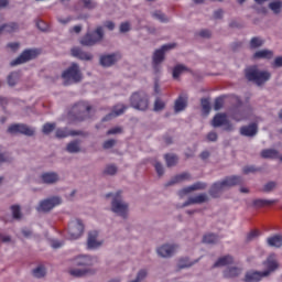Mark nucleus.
<instances>
[{
    "label": "nucleus",
    "mask_w": 282,
    "mask_h": 282,
    "mask_svg": "<svg viewBox=\"0 0 282 282\" xmlns=\"http://www.w3.org/2000/svg\"><path fill=\"white\" fill-rule=\"evenodd\" d=\"M106 199H110V210L121 219H129V203L122 198V191L105 194Z\"/></svg>",
    "instance_id": "1"
},
{
    "label": "nucleus",
    "mask_w": 282,
    "mask_h": 282,
    "mask_svg": "<svg viewBox=\"0 0 282 282\" xmlns=\"http://www.w3.org/2000/svg\"><path fill=\"white\" fill-rule=\"evenodd\" d=\"M241 184V180L239 177H228L221 182L214 183L209 189L208 195L212 199H219L224 195V191L226 188H232V186H237Z\"/></svg>",
    "instance_id": "2"
},
{
    "label": "nucleus",
    "mask_w": 282,
    "mask_h": 282,
    "mask_svg": "<svg viewBox=\"0 0 282 282\" xmlns=\"http://www.w3.org/2000/svg\"><path fill=\"white\" fill-rule=\"evenodd\" d=\"M245 76L249 83H254L261 87L268 83L272 75L269 72L260 70L257 66H249L245 69Z\"/></svg>",
    "instance_id": "3"
},
{
    "label": "nucleus",
    "mask_w": 282,
    "mask_h": 282,
    "mask_svg": "<svg viewBox=\"0 0 282 282\" xmlns=\"http://www.w3.org/2000/svg\"><path fill=\"white\" fill-rule=\"evenodd\" d=\"M89 111H91V106L87 101H79L75 104L69 111L68 116L73 122H83L89 118Z\"/></svg>",
    "instance_id": "4"
},
{
    "label": "nucleus",
    "mask_w": 282,
    "mask_h": 282,
    "mask_svg": "<svg viewBox=\"0 0 282 282\" xmlns=\"http://www.w3.org/2000/svg\"><path fill=\"white\" fill-rule=\"evenodd\" d=\"M62 78L65 86L80 83L83 80V74L80 73L78 64L73 63L66 70L63 72Z\"/></svg>",
    "instance_id": "5"
},
{
    "label": "nucleus",
    "mask_w": 282,
    "mask_h": 282,
    "mask_svg": "<svg viewBox=\"0 0 282 282\" xmlns=\"http://www.w3.org/2000/svg\"><path fill=\"white\" fill-rule=\"evenodd\" d=\"M130 105L133 109L147 111L149 109V96L144 91L134 93L130 97Z\"/></svg>",
    "instance_id": "6"
},
{
    "label": "nucleus",
    "mask_w": 282,
    "mask_h": 282,
    "mask_svg": "<svg viewBox=\"0 0 282 282\" xmlns=\"http://www.w3.org/2000/svg\"><path fill=\"white\" fill-rule=\"evenodd\" d=\"M175 43H171V44H164L163 46H161V48L156 50L153 54L152 57V65H153V69L155 72V74H159L160 72V64H162L164 62V54H166V52H169V50H173V47H175Z\"/></svg>",
    "instance_id": "7"
},
{
    "label": "nucleus",
    "mask_w": 282,
    "mask_h": 282,
    "mask_svg": "<svg viewBox=\"0 0 282 282\" xmlns=\"http://www.w3.org/2000/svg\"><path fill=\"white\" fill-rule=\"evenodd\" d=\"M105 36V33L102 32V26H98L95 32L87 33L84 35L80 40V44L85 45L86 47H91L96 45V43H100Z\"/></svg>",
    "instance_id": "8"
},
{
    "label": "nucleus",
    "mask_w": 282,
    "mask_h": 282,
    "mask_svg": "<svg viewBox=\"0 0 282 282\" xmlns=\"http://www.w3.org/2000/svg\"><path fill=\"white\" fill-rule=\"evenodd\" d=\"M61 204H63V198L59 196H52L41 200L36 210L37 213H50L53 208H56V206H61Z\"/></svg>",
    "instance_id": "9"
},
{
    "label": "nucleus",
    "mask_w": 282,
    "mask_h": 282,
    "mask_svg": "<svg viewBox=\"0 0 282 282\" xmlns=\"http://www.w3.org/2000/svg\"><path fill=\"white\" fill-rule=\"evenodd\" d=\"M83 232H85V224H83V220L75 218L69 221L68 234L70 239H80Z\"/></svg>",
    "instance_id": "10"
},
{
    "label": "nucleus",
    "mask_w": 282,
    "mask_h": 282,
    "mask_svg": "<svg viewBox=\"0 0 282 282\" xmlns=\"http://www.w3.org/2000/svg\"><path fill=\"white\" fill-rule=\"evenodd\" d=\"M39 54V50H25L22 52V54H20V56L13 59L10 65L11 67H15V65H23V63H28V61H33V58H36Z\"/></svg>",
    "instance_id": "11"
},
{
    "label": "nucleus",
    "mask_w": 282,
    "mask_h": 282,
    "mask_svg": "<svg viewBox=\"0 0 282 282\" xmlns=\"http://www.w3.org/2000/svg\"><path fill=\"white\" fill-rule=\"evenodd\" d=\"M212 126L215 128L225 127V131H232V126L230 121H228L226 113H217L212 121Z\"/></svg>",
    "instance_id": "12"
},
{
    "label": "nucleus",
    "mask_w": 282,
    "mask_h": 282,
    "mask_svg": "<svg viewBox=\"0 0 282 282\" xmlns=\"http://www.w3.org/2000/svg\"><path fill=\"white\" fill-rule=\"evenodd\" d=\"M8 133H21L22 135H34V129L23 123L12 124L8 128Z\"/></svg>",
    "instance_id": "13"
},
{
    "label": "nucleus",
    "mask_w": 282,
    "mask_h": 282,
    "mask_svg": "<svg viewBox=\"0 0 282 282\" xmlns=\"http://www.w3.org/2000/svg\"><path fill=\"white\" fill-rule=\"evenodd\" d=\"M208 188V184L206 182L198 181L187 187L182 188L178 192L180 197H184V195H188L189 193H195V191H206Z\"/></svg>",
    "instance_id": "14"
},
{
    "label": "nucleus",
    "mask_w": 282,
    "mask_h": 282,
    "mask_svg": "<svg viewBox=\"0 0 282 282\" xmlns=\"http://www.w3.org/2000/svg\"><path fill=\"white\" fill-rule=\"evenodd\" d=\"M208 202H210V196H208L206 193H200L196 196L188 197L187 200L183 203V208L193 206L195 204H206Z\"/></svg>",
    "instance_id": "15"
},
{
    "label": "nucleus",
    "mask_w": 282,
    "mask_h": 282,
    "mask_svg": "<svg viewBox=\"0 0 282 282\" xmlns=\"http://www.w3.org/2000/svg\"><path fill=\"white\" fill-rule=\"evenodd\" d=\"M102 246V242L98 241V231L93 230L88 232L87 248L88 250H96Z\"/></svg>",
    "instance_id": "16"
},
{
    "label": "nucleus",
    "mask_w": 282,
    "mask_h": 282,
    "mask_svg": "<svg viewBox=\"0 0 282 282\" xmlns=\"http://www.w3.org/2000/svg\"><path fill=\"white\" fill-rule=\"evenodd\" d=\"M188 107V96L186 94H181L174 102L175 113L184 111Z\"/></svg>",
    "instance_id": "17"
},
{
    "label": "nucleus",
    "mask_w": 282,
    "mask_h": 282,
    "mask_svg": "<svg viewBox=\"0 0 282 282\" xmlns=\"http://www.w3.org/2000/svg\"><path fill=\"white\" fill-rule=\"evenodd\" d=\"M120 58L121 56L119 53H113L110 55H101L100 65H102V67H111V65H115L116 63H118Z\"/></svg>",
    "instance_id": "18"
},
{
    "label": "nucleus",
    "mask_w": 282,
    "mask_h": 282,
    "mask_svg": "<svg viewBox=\"0 0 282 282\" xmlns=\"http://www.w3.org/2000/svg\"><path fill=\"white\" fill-rule=\"evenodd\" d=\"M126 109H129V107H127L126 105H116L112 111L102 118V122H108V120H111V118H118V116H122Z\"/></svg>",
    "instance_id": "19"
},
{
    "label": "nucleus",
    "mask_w": 282,
    "mask_h": 282,
    "mask_svg": "<svg viewBox=\"0 0 282 282\" xmlns=\"http://www.w3.org/2000/svg\"><path fill=\"white\" fill-rule=\"evenodd\" d=\"M34 184H37V188L41 191L45 186H54L58 184V177H37L33 180Z\"/></svg>",
    "instance_id": "20"
},
{
    "label": "nucleus",
    "mask_w": 282,
    "mask_h": 282,
    "mask_svg": "<svg viewBox=\"0 0 282 282\" xmlns=\"http://www.w3.org/2000/svg\"><path fill=\"white\" fill-rule=\"evenodd\" d=\"M175 248H177V246L175 245H162L158 250V254L159 257H162L163 259H169L171 257H173V253L175 252Z\"/></svg>",
    "instance_id": "21"
},
{
    "label": "nucleus",
    "mask_w": 282,
    "mask_h": 282,
    "mask_svg": "<svg viewBox=\"0 0 282 282\" xmlns=\"http://www.w3.org/2000/svg\"><path fill=\"white\" fill-rule=\"evenodd\" d=\"M243 270L239 267H228L223 271L224 279H237Z\"/></svg>",
    "instance_id": "22"
},
{
    "label": "nucleus",
    "mask_w": 282,
    "mask_h": 282,
    "mask_svg": "<svg viewBox=\"0 0 282 282\" xmlns=\"http://www.w3.org/2000/svg\"><path fill=\"white\" fill-rule=\"evenodd\" d=\"M72 56L75 58H79V61H91L94 58V55L91 53L84 52L80 50V47H73L72 51Z\"/></svg>",
    "instance_id": "23"
},
{
    "label": "nucleus",
    "mask_w": 282,
    "mask_h": 282,
    "mask_svg": "<svg viewBox=\"0 0 282 282\" xmlns=\"http://www.w3.org/2000/svg\"><path fill=\"white\" fill-rule=\"evenodd\" d=\"M232 263H235V258H232L230 254H227L218 258L212 268H225V265H232Z\"/></svg>",
    "instance_id": "24"
},
{
    "label": "nucleus",
    "mask_w": 282,
    "mask_h": 282,
    "mask_svg": "<svg viewBox=\"0 0 282 282\" xmlns=\"http://www.w3.org/2000/svg\"><path fill=\"white\" fill-rule=\"evenodd\" d=\"M264 265L267 270L262 272L263 276H270L271 272L279 269V262L272 258H268L267 261H264Z\"/></svg>",
    "instance_id": "25"
},
{
    "label": "nucleus",
    "mask_w": 282,
    "mask_h": 282,
    "mask_svg": "<svg viewBox=\"0 0 282 282\" xmlns=\"http://www.w3.org/2000/svg\"><path fill=\"white\" fill-rule=\"evenodd\" d=\"M96 263V260L90 256H83L76 260V265L79 268H91Z\"/></svg>",
    "instance_id": "26"
},
{
    "label": "nucleus",
    "mask_w": 282,
    "mask_h": 282,
    "mask_svg": "<svg viewBox=\"0 0 282 282\" xmlns=\"http://www.w3.org/2000/svg\"><path fill=\"white\" fill-rule=\"evenodd\" d=\"M258 132L257 123H251L249 126H245L240 128V135H245L246 138H253V135Z\"/></svg>",
    "instance_id": "27"
},
{
    "label": "nucleus",
    "mask_w": 282,
    "mask_h": 282,
    "mask_svg": "<svg viewBox=\"0 0 282 282\" xmlns=\"http://www.w3.org/2000/svg\"><path fill=\"white\" fill-rule=\"evenodd\" d=\"M265 276L263 275V272L259 271H247L245 274V282H259L261 279Z\"/></svg>",
    "instance_id": "28"
},
{
    "label": "nucleus",
    "mask_w": 282,
    "mask_h": 282,
    "mask_svg": "<svg viewBox=\"0 0 282 282\" xmlns=\"http://www.w3.org/2000/svg\"><path fill=\"white\" fill-rule=\"evenodd\" d=\"M195 263H199V259L191 261V258L183 257L178 260L177 268H178V270H185L186 268H193V265H195Z\"/></svg>",
    "instance_id": "29"
},
{
    "label": "nucleus",
    "mask_w": 282,
    "mask_h": 282,
    "mask_svg": "<svg viewBox=\"0 0 282 282\" xmlns=\"http://www.w3.org/2000/svg\"><path fill=\"white\" fill-rule=\"evenodd\" d=\"M69 135H83V132L76 130H67V128H59L56 130V138H69Z\"/></svg>",
    "instance_id": "30"
},
{
    "label": "nucleus",
    "mask_w": 282,
    "mask_h": 282,
    "mask_svg": "<svg viewBox=\"0 0 282 282\" xmlns=\"http://www.w3.org/2000/svg\"><path fill=\"white\" fill-rule=\"evenodd\" d=\"M260 155L263 160H279V152L274 149H264Z\"/></svg>",
    "instance_id": "31"
},
{
    "label": "nucleus",
    "mask_w": 282,
    "mask_h": 282,
    "mask_svg": "<svg viewBox=\"0 0 282 282\" xmlns=\"http://www.w3.org/2000/svg\"><path fill=\"white\" fill-rule=\"evenodd\" d=\"M267 243L270 248H282V236L275 235L273 237H269L267 239Z\"/></svg>",
    "instance_id": "32"
},
{
    "label": "nucleus",
    "mask_w": 282,
    "mask_h": 282,
    "mask_svg": "<svg viewBox=\"0 0 282 282\" xmlns=\"http://www.w3.org/2000/svg\"><path fill=\"white\" fill-rule=\"evenodd\" d=\"M273 56H274V53L270 50L257 51L253 54V58H264L267 61H270Z\"/></svg>",
    "instance_id": "33"
},
{
    "label": "nucleus",
    "mask_w": 282,
    "mask_h": 282,
    "mask_svg": "<svg viewBox=\"0 0 282 282\" xmlns=\"http://www.w3.org/2000/svg\"><path fill=\"white\" fill-rule=\"evenodd\" d=\"M19 30V24L17 22H11L8 24H3L0 26V34L2 32H7L8 34H12V32H17Z\"/></svg>",
    "instance_id": "34"
},
{
    "label": "nucleus",
    "mask_w": 282,
    "mask_h": 282,
    "mask_svg": "<svg viewBox=\"0 0 282 282\" xmlns=\"http://www.w3.org/2000/svg\"><path fill=\"white\" fill-rule=\"evenodd\" d=\"M276 202H279L278 199H254L253 200V206H256V208H263V206H272V204H276Z\"/></svg>",
    "instance_id": "35"
},
{
    "label": "nucleus",
    "mask_w": 282,
    "mask_h": 282,
    "mask_svg": "<svg viewBox=\"0 0 282 282\" xmlns=\"http://www.w3.org/2000/svg\"><path fill=\"white\" fill-rule=\"evenodd\" d=\"M219 242V236L215 234H207L203 237V243H207L208 246H215Z\"/></svg>",
    "instance_id": "36"
},
{
    "label": "nucleus",
    "mask_w": 282,
    "mask_h": 282,
    "mask_svg": "<svg viewBox=\"0 0 282 282\" xmlns=\"http://www.w3.org/2000/svg\"><path fill=\"white\" fill-rule=\"evenodd\" d=\"M276 186H279V183H276L275 181H270L263 185L261 191L262 193H272V191H274Z\"/></svg>",
    "instance_id": "37"
},
{
    "label": "nucleus",
    "mask_w": 282,
    "mask_h": 282,
    "mask_svg": "<svg viewBox=\"0 0 282 282\" xmlns=\"http://www.w3.org/2000/svg\"><path fill=\"white\" fill-rule=\"evenodd\" d=\"M186 66L184 65H176L173 69V78L177 79L180 78V76H182V74H184V72H186Z\"/></svg>",
    "instance_id": "38"
},
{
    "label": "nucleus",
    "mask_w": 282,
    "mask_h": 282,
    "mask_svg": "<svg viewBox=\"0 0 282 282\" xmlns=\"http://www.w3.org/2000/svg\"><path fill=\"white\" fill-rule=\"evenodd\" d=\"M11 213H12L13 219L19 220V219H21V217H23V215L21 214V206H19V205H12Z\"/></svg>",
    "instance_id": "39"
},
{
    "label": "nucleus",
    "mask_w": 282,
    "mask_h": 282,
    "mask_svg": "<svg viewBox=\"0 0 282 282\" xmlns=\"http://www.w3.org/2000/svg\"><path fill=\"white\" fill-rule=\"evenodd\" d=\"M264 41L261 37H252L250 41V47L251 50H257L261 46H263Z\"/></svg>",
    "instance_id": "40"
},
{
    "label": "nucleus",
    "mask_w": 282,
    "mask_h": 282,
    "mask_svg": "<svg viewBox=\"0 0 282 282\" xmlns=\"http://www.w3.org/2000/svg\"><path fill=\"white\" fill-rule=\"evenodd\" d=\"M7 80H8V85H9L10 87H14V85H17V82L19 80V72H13V73H11V74L8 76Z\"/></svg>",
    "instance_id": "41"
},
{
    "label": "nucleus",
    "mask_w": 282,
    "mask_h": 282,
    "mask_svg": "<svg viewBox=\"0 0 282 282\" xmlns=\"http://www.w3.org/2000/svg\"><path fill=\"white\" fill-rule=\"evenodd\" d=\"M165 162L167 164V166H175V164H177V155L175 154H165Z\"/></svg>",
    "instance_id": "42"
},
{
    "label": "nucleus",
    "mask_w": 282,
    "mask_h": 282,
    "mask_svg": "<svg viewBox=\"0 0 282 282\" xmlns=\"http://www.w3.org/2000/svg\"><path fill=\"white\" fill-rule=\"evenodd\" d=\"M45 274H46L45 267H37L33 269V276H35V279H43Z\"/></svg>",
    "instance_id": "43"
},
{
    "label": "nucleus",
    "mask_w": 282,
    "mask_h": 282,
    "mask_svg": "<svg viewBox=\"0 0 282 282\" xmlns=\"http://www.w3.org/2000/svg\"><path fill=\"white\" fill-rule=\"evenodd\" d=\"M200 105L203 107V112L205 116H208L210 113V101L207 98H203L200 100Z\"/></svg>",
    "instance_id": "44"
},
{
    "label": "nucleus",
    "mask_w": 282,
    "mask_h": 282,
    "mask_svg": "<svg viewBox=\"0 0 282 282\" xmlns=\"http://www.w3.org/2000/svg\"><path fill=\"white\" fill-rule=\"evenodd\" d=\"M270 10L274 12V14H279L281 12L282 2L281 1H274L269 3Z\"/></svg>",
    "instance_id": "45"
},
{
    "label": "nucleus",
    "mask_w": 282,
    "mask_h": 282,
    "mask_svg": "<svg viewBox=\"0 0 282 282\" xmlns=\"http://www.w3.org/2000/svg\"><path fill=\"white\" fill-rule=\"evenodd\" d=\"M66 151H68V153H78V151H80V147H78V142L73 141L67 144Z\"/></svg>",
    "instance_id": "46"
},
{
    "label": "nucleus",
    "mask_w": 282,
    "mask_h": 282,
    "mask_svg": "<svg viewBox=\"0 0 282 282\" xmlns=\"http://www.w3.org/2000/svg\"><path fill=\"white\" fill-rule=\"evenodd\" d=\"M166 107V102H164L161 98H156L154 101V111H162Z\"/></svg>",
    "instance_id": "47"
},
{
    "label": "nucleus",
    "mask_w": 282,
    "mask_h": 282,
    "mask_svg": "<svg viewBox=\"0 0 282 282\" xmlns=\"http://www.w3.org/2000/svg\"><path fill=\"white\" fill-rule=\"evenodd\" d=\"M98 274V269L86 267L84 268V276H96Z\"/></svg>",
    "instance_id": "48"
},
{
    "label": "nucleus",
    "mask_w": 282,
    "mask_h": 282,
    "mask_svg": "<svg viewBox=\"0 0 282 282\" xmlns=\"http://www.w3.org/2000/svg\"><path fill=\"white\" fill-rule=\"evenodd\" d=\"M54 129H56V123H45L43 126V133H45V135H48V133H52V131H54Z\"/></svg>",
    "instance_id": "49"
},
{
    "label": "nucleus",
    "mask_w": 282,
    "mask_h": 282,
    "mask_svg": "<svg viewBox=\"0 0 282 282\" xmlns=\"http://www.w3.org/2000/svg\"><path fill=\"white\" fill-rule=\"evenodd\" d=\"M257 171H259V167L254 165H247L242 169L245 175H250V173H257Z\"/></svg>",
    "instance_id": "50"
},
{
    "label": "nucleus",
    "mask_w": 282,
    "mask_h": 282,
    "mask_svg": "<svg viewBox=\"0 0 282 282\" xmlns=\"http://www.w3.org/2000/svg\"><path fill=\"white\" fill-rule=\"evenodd\" d=\"M153 17H154V19H158L159 21H161V23H166V21H169L166 15L164 13H162L161 11H155L153 13Z\"/></svg>",
    "instance_id": "51"
},
{
    "label": "nucleus",
    "mask_w": 282,
    "mask_h": 282,
    "mask_svg": "<svg viewBox=\"0 0 282 282\" xmlns=\"http://www.w3.org/2000/svg\"><path fill=\"white\" fill-rule=\"evenodd\" d=\"M257 237H259V230H251L249 234H247L246 241L247 242L254 241Z\"/></svg>",
    "instance_id": "52"
},
{
    "label": "nucleus",
    "mask_w": 282,
    "mask_h": 282,
    "mask_svg": "<svg viewBox=\"0 0 282 282\" xmlns=\"http://www.w3.org/2000/svg\"><path fill=\"white\" fill-rule=\"evenodd\" d=\"M80 3H83L84 8H87L88 10H94V8H96V2L91 0H80Z\"/></svg>",
    "instance_id": "53"
},
{
    "label": "nucleus",
    "mask_w": 282,
    "mask_h": 282,
    "mask_svg": "<svg viewBox=\"0 0 282 282\" xmlns=\"http://www.w3.org/2000/svg\"><path fill=\"white\" fill-rule=\"evenodd\" d=\"M116 173H118V167H116V165H108L105 169V174L106 175H115Z\"/></svg>",
    "instance_id": "54"
},
{
    "label": "nucleus",
    "mask_w": 282,
    "mask_h": 282,
    "mask_svg": "<svg viewBox=\"0 0 282 282\" xmlns=\"http://www.w3.org/2000/svg\"><path fill=\"white\" fill-rule=\"evenodd\" d=\"M221 107H224V98L218 97L215 100L214 109H215V111H219V109H221Z\"/></svg>",
    "instance_id": "55"
},
{
    "label": "nucleus",
    "mask_w": 282,
    "mask_h": 282,
    "mask_svg": "<svg viewBox=\"0 0 282 282\" xmlns=\"http://www.w3.org/2000/svg\"><path fill=\"white\" fill-rule=\"evenodd\" d=\"M85 270L84 269H74L70 271L72 276L82 278L85 276Z\"/></svg>",
    "instance_id": "56"
},
{
    "label": "nucleus",
    "mask_w": 282,
    "mask_h": 282,
    "mask_svg": "<svg viewBox=\"0 0 282 282\" xmlns=\"http://www.w3.org/2000/svg\"><path fill=\"white\" fill-rule=\"evenodd\" d=\"M154 169H155V171H156V173H158L159 176L164 175V166L162 165V163L156 162V163L154 164Z\"/></svg>",
    "instance_id": "57"
},
{
    "label": "nucleus",
    "mask_w": 282,
    "mask_h": 282,
    "mask_svg": "<svg viewBox=\"0 0 282 282\" xmlns=\"http://www.w3.org/2000/svg\"><path fill=\"white\" fill-rule=\"evenodd\" d=\"M182 182V178H172L170 182L165 183L164 186L165 188H169L170 186H175V184H180Z\"/></svg>",
    "instance_id": "58"
},
{
    "label": "nucleus",
    "mask_w": 282,
    "mask_h": 282,
    "mask_svg": "<svg viewBox=\"0 0 282 282\" xmlns=\"http://www.w3.org/2000/svg\"><path fill=\"white\" fill-rule=\"evenodd\" d=\"M129 30H131V24H129V22H122L120 24V32L121 33L129 32Z\"/></svg>",
    "instance_id": "59"
},
{
    "label": "nucleus",
    "mask_w": 282,
    "mask_h": 282,
    "mask_svg": "<svg viewBox=\"0 0 282 282\" xmlns=\"http://www.w3.org/2000/svg\"><path fill=\"white\" fill-rule=\"evenodd\" d=\"M36 28L41 30L42 32H47V24L44 21H37Z\"/></svg>",
    "instance_id": "60"
},
{
    "label": "nucleus",
    "mask_w": 282,
    "mask_h": 282,
    "mask_svg": "<svg viewBox=\"0 0 282 282\" xmlns=\"http://www.w3.org/2000/svg\"><path fill=\"white\" fill-rule=\"evenodd\" d=\"M116 145V140L109 139L104 142V149H112Z\"/></svg>",
    "instance_id": "61"
},
{
    "label": "nucleus",
    "mask_w": 282,
    "mask_h": 282,
    "mask_svg": "<svg viewBox=\"0 0 282 282\" xmlns=\"http://www.w3.org/2000/svg\"><path fill=\"white\" fill-rule=\"evenodd\" d=\"M116 133H122V128L116 127L107 131V135H116Z\"/></svg>",
    "instance_id": "62"
},
{
    "label": "nucleus",
    "mask_w": 282,
    "mask_h": 282,
    "mask_svg": "<svg viewBox=\"0 0 282 282\" xmlns=\"http://www.w3.org/2000/svg\"><path fill=\"white\" fill-rule=\"evenodd\" d=\"M72 20H73L72 17H67V18H65V19H63V18H57L58 23H61L62 25H67V23H70Z\"/></svg>",
    "instance_id": "63"
},
{
    "label": "nucleus",
    "mask_w": 282,
    "mask_h": 282,
    "mask_svg": "<svg viewBox=\"0 0 282 282\" xmlns=\"http://www.w3.org/2000/svg\"><path fill=\"white\" fill-rule=\"evenodd\" d=\"M207 140H208L209 142H217V132H209V133L207 134Z\"/></svg>",
    "instance_id": "64"
}]
</instances>
